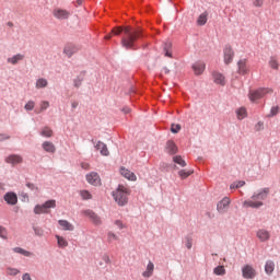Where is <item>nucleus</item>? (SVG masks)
I'll list each match as a JSON object with an SVG mask.
<instances>
[{
	"label": "nucleus",
	"instance_id": "47",
	"mask_svg": "<svg viewBox=\"0 0 280 280\" xmlns=\"http://www.w3.org/2000/svg\"><path fill=\"white\" fill-rule=\"evenodd\" d=\"M26 187L31 189L32 191H38V187L34 185L33 183H26Z\"/></svg>",
	"mask_w": 280,
	"mask_h": 280
},
{
	"label": "nucleus",
	"instance_id": "51",
	"mask_svg": "<svg viewBox=\"0 0 280 280\" xmlns=\"http://www.w3.org/2000/svg\"><path fill=\"white\" fill-rule=\"evenodd\" d=\"M48 106H49V102H47V101L42 102L40 110H47Z\"/></svg>",
	"mask_w": 280,
	"mask_h": 280
},
{
	"label": "nucleus",
	"instance_id": "28",
	"mask_svg": "<svg viewBox=\"0 0 280 280\" xmlns=\"http://www.w3.org/2000/svg\"><path fill=\"white\" fill-rule=\"evenodd\" d=\"M265 272L267 275H272L275 272V261L268 260L265 265Z\"/></svg>",
	"mask_w": 280,
	"mask_h": 280
},
{
	"label": "nucleus",
	"instance_id": "26",
	"mask_svg": "<svg viewBox=\"0 0 280 280\" xmlns=\"http://www.w3.org/2000/svg\"><path fill=\"white\" fill-rule=\"evenodd\" d=\"M55 237L57 240L59 248H67V246H69V242H67L66 237H62L60 235H56Z\"/></svg>",
	"mask_w": 280,
	"mask_h": 280
},
{
	"label": "nucleus",
	"instance_id": "40",
	"mask_svg": "<svg viewBox=\"0 0 280 280\" xmlns=\"http://www.w3.org/2000/svg\"><path fill=\"white\" fill-rule=\"evenodd\" d=\"M246 185V182L244 180H238L233 183L230 187L231 189H240V187H244Z\"/></svg>",
	"mask_w": 280,
	"mask_h": 280
},
{
	"label": "nucleus",
	"instance_id": "63",
	"mask_svg": "<svg viewBox=\"0 0 280 280\" xmlns=\"http://www.w3.org/2000/svg\"><path fill=\"white\" fill-rule=\"evenodd\" d=\"M9 26H12V23H9Z\"/></svg>",
	"mask_w": 280,
	"mask_h": 280
},
{
	"label": "nucleus",
	"instance_id": "1",
	"mask_svg": "<svg viewBox=\"0 0 280 280\" xmlns=\"http://www.w3.org/2000/svg\"><path fill=\"white\" fill-rule=\"evenodd\" d=\"M121 32L125 34V36L121 38V46L125 47V49L135 48L137 39L141 38V30H132L130 26H119L114 28L112 34H114V36H119Z\"/></svg>",
	"mask_w": 280,
	"mask_h": 280
},
{
	"label": "nucleus",
	"instance_id": "53",
	"mask_svg": "<svg viewBox=\"0 0 280 280\" xmlns=\"http://www.w3.org/2000/svg\"><path fill=\"white\" fill-rule=\"evenodd\" d=\"M81 167H82V170H91V164H89L86 162H82Z\"/></svg>",
	"mask_w": 280,
	"mask_h": 280
},
{
	"label": "nucleus",
	"instance_id": "36",
	"mask_svg": "<svg viewBox=\"0 0 280 280\" xmlns=\"http://www.w3.org/2000/svg\"><path fill=\"white\" fill-rule=\"evenodd\" d=\"M269 67L271 69H275V71H279V61H277V58L271 57L269 60Z\"/></svg>",
	"mask_w": 280,
	"mask_h": 280
},
{
	"label": "nucleus",
	"instance_id": "25",
	"mask_svg": "<svg viewBox=\"0 0 280 280\" xmlns=\"http://www.w3.org/2000/svg\"><path fill=\"white\" fill-rule=\"evenodd\" d=\"M23 58H25V56L18 54V55H14L13 57L8 58L7 61L10 65H19V62H21V60H23Z\"/></svg>",
	"mask_w": 280,
	"mask_h": 280
},
{
	"label": "nucleus",
	"instance_id": "16",
	"mask_svg": "<svg viewBox=\"0 0 280 280\" xmlns=\"http://www.w3.org/2000/svg\"><path fill=\"white\" fill-rule=\"evenodd\" d=\"M212 78L215 84H220L221 86H224V84H226V79L224 78V74L220 72H213Z\"/></svg>",
	"mask_w": 280,
	"mask_h": 280
},
{
	"label": "nucleus",
	"instance_id": "21",
	"mask_svg": "<svg viewBox=\"0 0 280 280\" xmlns=\"http://www.w3.org/2000/svg\"><path fill=\"white\" fill-rule=\"evenodd\" d=\"M43 150H45V152H48L49 154H54L56 152V145L52 144V142L50 141H45L42 144Z\"/></svg>",
	"mask_w": 280,
	"mask_h": 280
},
{
	"label": "nucleus",
	"instance_id": "61",
	"mask_svg": "<svg viewBox=\"0 0 280 280\" xmlns=\"http://www.w3.org/2000/svg\"><path fill=\"white\" fill-rule=\"evenodd\" d=\"M71 106H72V108H75V107L78 106V102H73V103L71 104Z\"/></svg>",
	"mask_w": 280,
	"mask_h": 280
},
{
	"label": "nucleus",
	"instance_id": "46",
	"mask_svg": "<svg viewBox=\"0 0 280 280\" xmlns=\"http://www.w3.org/2000/svg\"><path fill=\"white\" fill-rule=\"evenodd\" d=\"M171 131L176 135L177 132H180V125H172Z\"/></svg>",
	"mask_w": 280,
	"mask_h": 280
},
{
	"label": "nucleus",
	"instance_id": "27",
	"mask_svg": "<svg viewBox=\"0 0 280 280\" xmlns=\"http://www.w3.org/2000/svg\"><path fill=\"white\" fill-rule=\"evenodd\" d=\"M236 117L240 120L246 119V117H248V113L246 112L245 107H240L236 109Z\"/></svg>",
	"mask_w": 280,
	"mask_h": 280
},
{
	"label": "nucleus",
	"instance_id": "2",
	"mask_svg": "<svg viewBox=\"0 0 280 280\" xmlns=\"http://www.w3.org/2000/svg\"><path fill=\"white\" fill-rule=\"evenodd\" d=\"M270 196V188H261L257 192H254L249 200L243 202V207L250 209H259L264 207V200Z\"/></svg>",
	"mask_w": 280,
	"mask_h": 280
},
{
	"label": "nucleus",
	"instance_id": "19",
	"mask_svg": "<svg viewBox=\"0 0 280 280\" xmlns=\"http://www.w3.org/2000/svg\"><path fill=\"white\" fill-rule=\"evenodd\" d=\"M4 200L8 205H16L19 202V197L14 192H7L4 195Z\"/></svg>",
	"mask_w": 280,
	"mask_h": 280
},
{
	"label": "nucleus",
	"instance_id": "9",
	"mask_svg": "<svg viewBox=\"0 0 280 280\" xmlns=\"http://www.w3.org/2000/svg\"><path fill=\"white\" fill-rule=\"evenodd\" d=\"M82 213L89 218L91 222L95 224V226H100V224H102V218H100L97 213L93 212V210H84Z\"/></svg>",
	"mask_w": 280,
	"mask_h": 280
},
{
	"label": "nucleus",
	"instance_id": "33",
	"mask_svg": "<svg viewBox=\"0 0 280 280\" xmlns=\"http://www.w3.org/2000/svg\"><path fill=\"white\" fill-rule=\"evenodd\" d=\"M173 161L176 163V165H179L180 167H187V162H185L180 155L174 156Z\"/></svg>",
	"mask_w": 280,
	"mask_h": 280
},
{
	"label": "nucleus",
	"instance_id": "23",
	"mask_svg": "<svg viewBox=\"0 0 280 280\" xmlns=\"http://www.w3.org/2000/svg\"><path fill=\"white\" fill-rule=\"evenodd\" d=\"M59 226H61L62 231H73V229H75L73 226V224H71L69 221L67 220H59L58 221Z\"/></svg>",
	"mask_w": 280,
	"mask_h": 280
},
{
	"label": "nucleus",
	"instance_id": "31",
	"mask_svg": "<svg viewBox=\"0 0 280 280\" xmlns=\"http://www.w3.org/2000/svg\"><path fill=\"white\" fill-rule=\"evenodd\" d=\"M164 56L166 58H172V43L167 42L164 44Z\"/></svg>",
	"mask_w": 280,
	"mask_h": 280
},
{
	"label": "nucleus",
	"instance_id": "62",
	"mask_svg": "<svg viewBox=\"0 0 280 280\" xmlns=\"http://www.w3.org/2000/svg\"><path fill=\"white\" fill-rule=\"evenodd\" d=\"M4 185L0 183V190L3 189Z\"/></svg>",
	"mask_w": 280,
	"mask_h": 280
},
{
	"label": "nucleus",
	"instance_id": "38",
	"mask_svg": "<svg viewBox=\"0 0 280 280\" xmlns=\"http://www.w3.org/2000/svg\"><path fill=\"white\" fill-rule=\"evenodd\" d=\"M80 196L83 200H91L93 198V195L89 190H81Z\"/></svg>",
	"mask_w": 280,
	"mask_h": 280
},
{
	"label": "nucleus",
	"instance_id": "30",
	"mask_svg": "<svg viewBox=\"0 0 280 280\" xmlns=\"http://www.w3.org/2000/svg\"><path fill=\"white\" fill-rule=\"evenodd\" d=\"M213 273L217 275V277H224V275H226V269L224 266H218L213 269Z\"/></svg>",
	"mask_w": 280,
	"mask_h": 280
},
{
	"label": "nucleus",
	"instance_id": "45",
	"mask_svg": "<svg viewBox=\"0 0 280 280\" xmlns=\"http://www.w3.org/2000/svg\"><path fill=\"white\" fill-rule=\"evenodd\" d=\"M266 0H254L253 5L255 8H261Z\"/></svg>",
	"mask_w": 280,
	"mask_h": 280
},
{
	"label": "nucleus",
	"instance_id": "39",
	"mask_svg": "<svg viewBox=\"0 0 280 280\" xmlns=\"http://www.w3.org/2000/svg\"><path fill=\"white\" fill-rule=\"evenodd\" d=\"M21 271L16 268H12V267H9L7 268V275L9 277H16V275H19Z\"/></svg>",
	"mask_w": 280,
	"mask_h": 280
},
{
	"label": "nucleus",
	"instance_id": "41",
	"mask_svg": "<svg viewBox=\"0 0 280 280\" xmlns=\"http://www.w3.org/2000/svg\"><path fill=\"white\" fill-rule=\"evenodd\" d=\"M279 115V106H273L270 109V113L267 115V117H275Z\"/></svg>",
	"mask_w": 280,
	"mask_h": 280
},
{
	"label": "nucleus",
	"instance_id": "37",
	"mask_svg": "<svg viewBox=\"0 0 280 280\" xmlns=\"http://www.w3.org/2000/svg\"><path fill=\"white\" fill-rule=\"evenodd\" d=\"M194 174V171H185V170H182L178 172V176L183 179L185 178H189V176H191Z\"/></svg>",
	"mask_w": 280,
	"mask_h": 280
},
{
	"label": "nucleus",
	"instance_id": "43",
	"mask_svg": "<svg viewBox=\"0 0 280 280\" xmlns=\"http://www.w3.org/2000/svg\"><path fill=\"white\" fill-rule=\"evenodd\" d=\"M34 106H36V103H34V101H30L25 104L24 108L25 110H34Z\"/></svg>",
	"mask_w": 280,
	"mask_h": 280
},
{
	"label": "nucleus",
	"instance_id": "17",
	"mask_svg": "<svg viewBox=\"0 0 280 280\" xmlns=\"http://www.w3.org/2000/svg\"><path fill=\"white\" fill-rule=\"evenodd\" d=\"M95 149L101 152L102 156H108V154H110L108 147L102 141L96 143Z\"/></svg>",
	"mask_w": 280,
	"mask_h": 280
},
{
	"label": "nucleus",
	"instance_id": "3",
	"mask_svg": "<svg viewBox=\"0 0 280 280\" xmlns=\"http://www.w3.org/2000/svg\"><path fill=\"white\" fill-rule=\"evenodd\" d=\"M114 200L119 207H125L128 205V197L130 196V188L119 185L116 191L113 192Z\"/></svg>",
	"mask_w": 280,
	"mask_h": 280
},
{
	"label": "nucleus",
	"instance_id": "7",
	"mask_svg": "<svg viewBox=\"0 0 280 280\" xmlns=\"http://www.w3.org/2000/svg\"><path fill=\"white\" fill-rule=\"evenodd\" d=\"M242 275L244 279H255V277H257V271L255 268H253V266L245 265L242 268Z\"/></svg>",
	"mask_w": 280,
	"mask_h": 280
},
{
	"label": "nucleus",
	"instance_id": "13",
	"mask_svg": "<svg viewBox=\"0 0 280 280\" xmlns=\"http://www.w3.org/2000/svg\"><path fill=\"white\" fill-rule=\"evenodd\" d=\"M5 163H9L10 165H19V163H23V158L18 154H12L5 159Z\"/></svg>",
	"mask_w": 280,
	"mask_h": 280
},
{
	"label": "nucleus",
	"instance_id": "10",
	"mask_svg": "<svg viewBox=\"0 0 280 280\" xmlns=\"http://www.w3.org/2000/svg\"><path fill=\"white\" fill-rule=\"evenodd\" d=\"M231 205V199L229 197H224L221 201L217 205V211L219 213H226L229 211V207Z\"/></svg>",
	"mask_w": 280,
	"mask_h": 280
},
{
	"label": "nucleus",
	"instance_id": "6",
	"mask_svg": "<svg viewBox=\"0 0 280 280\" xmlns=\"http://www.w3.org/2000/svg\"><path fill=\"white\" fill-rule=\"evenodd\" d=\"M52 16L57 19V21H67V19L71 16V12L67 9L57 7L52 10Z\"/></svg>",
	"mask_w": 280,
	"mask_h": 280
},
{
	"label": "nucleus",
	"instance_id": "44",
	"mask_svg": "<svg viewBox=\"0 0 280 280\" xmlns=\"http://www.w3.org/2000/svg\"><path fill=\"white\" fill-rule=\"evenodd\" d=\"M0 237H2V240H5V237H8V231L5 230V228L0 225Z\"/></svg>",
	"mask_w": 280,
	"mask_h": 280
},
{
	"label": "nucleus",
	"instance_id": "24",
	"mask_svg": "<svg viewBox=\"0 0 280 280\" xmlns=\"http://www.w3.org/2000/svg\"><path fill=\"white\" fill-rule=\"evenodd\" d=\"M192 71L195 72V75H200L205 71V63L202 62H196L192 65Z\"/></svg>",
	"mask_w": 280,
	"mask_h": 280
},
{
	"label": "nucleus",
	"instance_id": "34",
	"mask_svg": "<svg viewBox=\"0 0 280 280\" xmlns=\"http://www.w3.org/2000/svg\"><path fill=\"white\" fill-rule=\"evenodd\" d=\"M13 252L14 253H18L19 255H23L24 257H32V253L31 252H27L21 247H15L13 248Z\"/></svg>",
	"mask_w": 280,
	"mask_h": 280
},
{
	"label": "nucleus",
	"instance_id": "12",
	"mask_svg": "<svg viewBox=\"0 0 280 280\" xmlns=\"http://www.w3.org/2000/svg\"><path fill=\"white\" fill-rule=\"evenodd\" d=\"M248 61L246 59H241L237 62V73H240V75H246L248 73Z\"/></svg>",
	"mask_w": 280,
	"mask_h": 280
},
{
	"label": "nucleus",
	"instance_id": "56",
	"mask_svg": "<svg viewBox=\"0 0 280 280\" xmlns=\"http://www.w3.org/2000/svg\"><path fill=\"white\" fill-rule=\"evenodd\" d=\"M130 112H131L130 107H124L122 108V113H125V115L130 114Z\"/></svg>",
	"mask_w": 280,
	"mask_h": 280
},
{
	"label": "nucleus",
	"instance_id": "52",
	"mask_svg": "<svg viewBox=\"0 0 280 280\" xmlns=\"http://www.w3.org/2000/svg\"><path fill=\"white\" fill-rule=\"evenodd\" d=\"M116 226H118L119 230L126 229V225L120 220L115 221Z\"/></svg>",
	"mask_w": 280,
	"mask_h": 280
},
{
	"label": "nucleus",
	"instance_id": "11",
	"mask_svg": "<svg viewBox=\"0 0 280 280\" xmlns=\"http://www.w3.org/2000/svg\"><path fill=\"white\" fill-rule=\"evenodd\" d=\"M224 56V63L231 65L233 62V58H235V52L233 51V48L231 46H226L223 50Z\"/></svg>",
	"mask_w": 280,
	"mask_h": 280
},
{
	"label": "nucleus",
	"instance_id": "5",
	"mask_svg": "<svg viewBox=\"0 0 280 280\" xmlns=\"http://www.w3.org/2000/svg\"><path fill=\"white\" fill-rule=\"evenodd\" d=\"M273 90L270 88H260L256 91L249 92V100L250 102H257V100H261L262 97H266V95H272Z\"/></svg>",
	"mask_w": 280,
	"mask_h": 280
},
{
	"label": "nucleus",
	"instance_id": "54",
	"mask_svg": "<svg viewBox=\"0 0 280 280\" xmlns=\"http://www.w3.org/2000/svg\"><path fill=\"white\" fill-rule=\"evenodd\" d=\"M5 139H10V136L5 133H0V141H5Z\"/></svg>",
	"mask_w": 280,
	"mask_h": 280
},
{
	"label": "nucleus",
	"instance_id": "58",
	"mask_svg": "<svg viewBox=\"0 0 280 280\" xmlns=\"http://www.w3.org/2000/svg\"><path fill=\"white\" fill-rule=\"evenodd\" d=\"M104 261H106V264H109L110 262V257L104 256Z\"/></svg>",
	"mask_w": 280,
	"mask_h": 280
},
{
	"label": "nucleus",
	"instance_id": "29",
	"mask_svg": "<svg viewBox=\"0 0 280 280\" xmlns=\"http://www.w3.org/2000/svg\"><path fill=\"white\" fill-rule=\"evenodd\" d=\"M209 16V13L203 12L199 15V18L197 19V25H207V19Z\"/></svg>",
	"mask_w": 280,
	"mask_h": 280
},
{
	"label": "nucleus",
	"instance_id": "20",
	"mask_svg": "<svg viewBox=\"0 0 280 280\" xmlns=\"http://www.w3.org/2000/svg\"><path fill=\"white\" fill-rule=\"evenodd\" d=\"M257 237L258 240H260V242H268V240H270V232L264 229L258 230Z\"/></svg>",
	"mask_w": 280,
	"mask_h": 280
},
{
	"label": "nucleus",
	"instance_id": "18",
	"mask_svg": "<svg viewBox=\"0 0 280 280\" xmlns=\"http://www.w3.org/2000/svg\"><path fill=\"white\" fill-rule=\"evenodd\" d=\"M165 151L167 154H176L178 152V147H176V143L172 140H168L166 142Z\"/></svg>",
	"mask_w": 280,
	"mask_h": 280
},
{
	"label": "nucleus",
	"instance_id": "35",
	"mask_svg": "<svg viewBox=\"0 0 280 280\" xmlns=\"http://www.w3.org/2000/svg\"><path fill=\"white\" fill-rule=\"evenodd\" d=\"M40 135H42V137H47V138H49V137H52V136H54V130H51V128H49V127H44V128L42 129V131H40Z\"/></svg>",
	"mask_w": 280,
	"mask_h": 280
},
{
	"label": "nucleus",
	"instance_id": "59",
	"mask_svg": "<svg viewBox=\"0 0 280 280\" xmlns=\"http://www.w3.org/2000/svg\"><path fill=\"white\" fill-rule=\"evenodd\" d=\"M84 0H77V5H82Z\"/></svg>",
	"mask_w": 280,
	"mask_h": 280
},
{
	"label": "nucleus",
	"instance_id": "8",
	"mask_svg": "<svg viewBox=\"0 0 280 280\" xmlns=\"http://www.w3.org/2000/svg\"><path fill=\"white\" fill-rule=\"evenodd\" d=\"M85 178L86 182L94 187H98V185H102V178H100V174H97L96 172H91L85 176Z\"/></svg>",
	"mask_w": 280,
	"mask_h": 280
},
{
	"label": "nucleus",
	"instance_id": "32",
	"mask_svg": "<svg viewBox=\"0 0 280 280\" xmlns=\"http://www.w3.org/2000/svg\"><path fill=\"white\" fill-rule=\"evenodd\" d=\"M47 84H49V82L47 81V79L40 78V79H38V80L36 81L35 86H36V89H45V88H47Z\"/></svg>",
	"mask_w": 280,
	"mask_h": 280
},
{
	"label": "nucleus",
	"instance_id": "60",
	"mask_svg": "<svg viewBox=\"0 0 280 280\" xmlns=\"http://www.w3.org/2000/svg\"><path fill=\"white\" fill-rule=\"evenodd\" d=\"M163 72H164L165 74H167V73H170V69L163 68Z\"/></svg>",
	"mask_w": 280,
	"mask_h": 280
},
{
	"label": "nucleus",
	"instance_id": "49",
	"mask_svg": "<svg viewBox=\"0 0 280 280\" xmlns=\"http://www.w3.org/2000/svg\"><path fill=\"white\" fill-rule=\"evenodd\" d=\"M73 84H74L75 89H80V86H82V79H80V78L74 79Z\"/></svg>",
	"mask_w": 280,
	"mask_h": 280
},
{
	"label": "nucleus",
	"instance_id": "42",
	"mask_svg": "<svg viewBox=\"0 0 280 280\" xmlns=\"http://www.w3.org/2000/svg\"><path fill=\"white\" fill-rule=\"evenodd\" d=\"M107 240H108V242H117V240H119V237H117V234L109 232L107 234Z\"/></svg>",
	"mask_w": 280,
	"mask_h": 280
},
{
	"label": "nucleus",
	"instance_id": "48",
	"mask_svg": "<svg viewBox=\"0 0 280 280\" xmlns=\"http://www.w3.org/2000/svg\"><path fill=\"white\" fill-rule=\"evenodd\" d=\"M185 240H186V248H188V250H190V248L192 246V240L189 236H187Z\"/></svg>",
	"mask_w": 280,
	"mask_h": 280
},
{
	"label": "nucleus",
	"instance_id": "4",
	"mask_svg": "<svg viewBox=\"0 0 280 280\" xmlns=\"http://www.w3.org/2000/svg\"><path fill=\"white\" fill-rule=\"evenodd\" d=\"M50 209H56V199H50L43 205L35 206L34 213L35 215H40L43 213H50Z\"/></svg>",
	"mask_w": 280,
	"mask_h": 280
},
{
	"label": "nucleus",
	"instance_id": "15",
	"mask_svg": "<svg viewBox=\"0 0 280 280\" xmlns=\"http://www.w3.org/2000/svg\"><path fill=\"white\" fill-rule=\"evenodd\" d=\"M63 54L68 57L71 58L73 54H78V48L73 44H67L63 48Z\"/></svg>",
	"mask_w": 280,
	"mask_h": 280
},
{
	"label": "nucleus",
	"instance_id": "14",
	"mask_svg": "<svg viewBox=\"0 0 280 280\" xmlns=\"http://www.w3.org/2000/svg\"><path fill=\"white\" fill-rule=\"evenodd\" d=\"M120 174L121 176H124V178H127V180H137V175H135V173H132V171L126 168V167H121L120 168Z\"/></svg>",
	"mask_w": 280,
	"mask_h": 280
},
{
	"label": "nucleus",
	"instance_id": "22",
	"mask_svg": "<svg viewBox=\"0 0 280 280\" xmlns=\"http://www.w3.org/2000/svg\"><path fill=\"white\" fill-rule=\"evenodd\" d=\"M152 275H154V262L149 261L145 271H143L142 273V277H144L145 279H150Z\"/></svg>",
	"mask_w": 280,
	"mask_h": 280
},
{
	"label": "nucleus",
	"instance_id": "55",
	"mask_svg": "<svg viewBox=\"0 0 280 280\" xmlns=\"http://www.w3.org/2000/svg\"><path fill=\"white\" fill-rule=\"evenodd\" d=\"M22 280H32V277L30 276V273H24L22 276Z\"/></svg>",
	"mask_w": 280,
	"mask_h": 280
},
{
	"label": "nucleus",
	"instance_id": "57",
	"mask_svg": "<svg viewBox=\"0 0 280 280\" xmlns=\"http://www.w3.org/2000/svg\"><path fill=\"white\" fill-rule=\"evenodd\" d=\"M113 38V33H109L105 36V40H110Z\"/></svg>",
	"mask_w": 280,
	"mask_h": 280
},
{
	"label": "nucleus",
	"instance_id": "50",
	"mask_svg": "<svg viewBox=\"0 0 280 280\" xmlns=\"http://www.w3.org/2000/svg\"><path fill=\"white\" fill-rule=\"evenodd\" d=\"M255 130H257V132L264 130V121H258L255 126Z\"/></svg>",
	"mask_w": 280,
	"mask_h": 280
}]
</instances>
